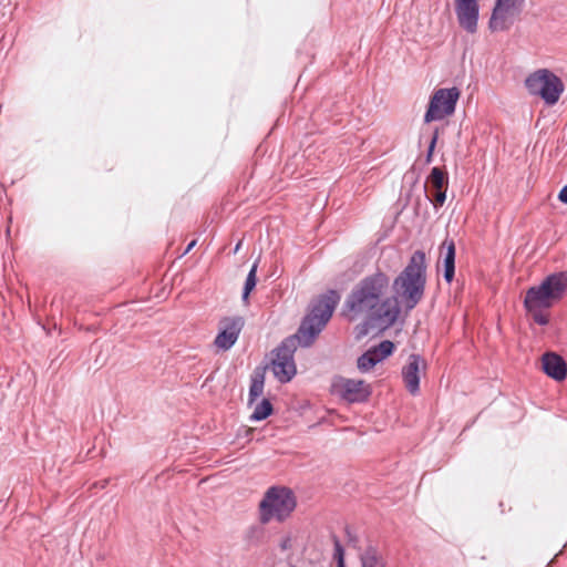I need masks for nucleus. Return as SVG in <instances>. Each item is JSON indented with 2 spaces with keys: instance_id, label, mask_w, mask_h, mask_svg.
<instances>
[{
  "instance_id": "obj_1",
  "label": "nucleus",
  "mask_w": 567,
  "mask_h": 567,
  "mask_svg": "<svg viewBox=\"0 0 567 567\" xmlns=\"http://www.w3.org/2000/svg\"><path fill=\"white\" fill-rule=\"evenodd\" d=\"M340 301L336 290L321 295L311 306L295 336H290L272 351L271 370L280 383H288L297 373L293 354L297 346L309 347L329 322Z\"/></svg>"
},
{
  "instance_id": "obj_2",
  "label": "nucleus",
  "mask_w": 567,
  "mask_h": 567,
  "mask_svg": "<svg viewBox=\"0 0 567 567\" xmlns=\"http://www.w3.org/2000/svg\"><path fill=\"white\" fill-rule=\"evenodd\" d=\"M389 284V277L382 271L364 277L347 297L343 315L350 321L364 318L369 322L380 320L385 327L394 324L400 315L399 302L391 298L381 301Z\"/></svg>"
},
{
  "instance_id": "obj_3",
  "label": "nucleus",
  "mask_w": 567,
  "mask_h": 567,
  "mask_svg": "<svg viewBox=\"0 0 567 567\" xmlns=\"http://www.w3.org/2000/svg\"><path fill=\"white\" fill-rule=\"evenodd\" d=\"M426 282L425 254L416 250L412 254L409 264L394 279L392 289L396 299L412 310L422 300Z\"/></svg>"
},
{
  "instance_id": "obj_4",
  "label": "nucleus",
  "mask_w": 567,
  "mask_h": 567,
  "mask_svg": "<svg viewBox=\"0 0 567 567\" xmlns=\"http://www.w3.org/2000/svg\"><path fill=\"white\" fill-rule=\"evenodd\" d=\"M567 292V271L547 276L538 286L530 287L524 298L526 310L549 309Z\"/></svg>"
},
{
  "instance_id": "obj_5",
  "label": "nucleus",
  "mask_w": 567,
  "mask_h": 567,
  "mask_svg": "<svg viewBox=\"0 0 567 567\" xmlns=\"http://www.w3.org/2000/svg\"><path fill=\"white\" fill-rule=\"evenodd\" d=\"M296 505V497L290 488L272 486L267 489L259 504V520L261 524H268L274 519L284 522Z\"/></svg>"
},
{
  "instance_id": "obj_6",
  "label": "nucleus",
  "mask_w": 567,
  "mask_h": 567,
  "mask_svg": "<svg viewBox=\"0 0 567 567\" xmlns=\"http://www.w3.org/2000/svg\"><path fill=\"white\" fill-rule=\"evenodd\" d=\"M525 86L530 95L539 96L547 105L556 104L564 92L563 81L548 69L530 73L525 79Z\"/></svg>"
},
{
  "instance_id": "obj_7",
  "label": "nucleus",
  "mask_w": 567,
  "mask_h": 567,
  "mask_svg": "<svg viewBox=\"0 0 567 567\" xmlns=\"http://www.w3.org/2000/svg\"><path fill=\"white\" fill-rule=\"evenodd\" d=\"M460 95L461 92L455 86L436 90L430 99L427 110L424 114V122L442 121L454 114Z\"/></svg>"
},
{
  "instance_id": "obj_8",
  "label": "nucleus",
  "mask_w": 567,
  "mask_h": 567,
  "mask_svg": "<svg viewBox=\"0 0 567 567\" xmlns=\"http://www.w3.org/2000/svg\"><path fill=\"white\" fill-rule=\"evenodd\" d=\"M331 391L348 403H363L369 400L372 393L370 384L365 381L344 377L333 379Z\"/></svg>"
},
{
  "instance_id": "obj_9",
  "label": "nucleus",
  "mask_w": 567,
  "mask_h": 567,
  "mask_svg": "<svg viewBox=\"0 0 567 567\" xmlns=\"http://www.w3.org/2000/svg\"><path fill=\"white\" fill-rule=\"evenodd\" d=\"M244 327L241 317L224 318L219 322V331L214 340L217 349L227 351L238 340V337Z\"/></svg>"
},
{
  "instance_id": "obj_10",
  "label": "nucleus",
  "mask_w": 567,
  "mask_h": 567,
  "mask_svg": "<svg viewBox=\"0 0 567 567\" xmlns=\"http://www.w3.org/2000/svg\"><path fill=\"white\" fill-rule=\"evenodd\" d=\"M455 13L461 28L468 33L477 31L478 0H455Z\"/></svg>"
},
{
  "instance_id": "obj_11",
  "label": "nucleus",
  "mask_w": 567,
  "mask_h": 567,
  "mask_svg": "<svg viewBox=\"0 0 567 567\" xmlns=\"http://www.w3.org/2000/svg\"><path fill=\"white\" fill-rule=\"evenodd\" d=\"M426 362L420 355L412 353L409 355L408 363L402 369V378L406 390L415 395L420 391V373L425 371Z\"/></svg>"
},
{
  "instance_id": "obj_12",
  "label": "nucleus",
  "mask_w": 567,
  "mask_h": 567,
  "mask_svg": "<svg viewBox=\"0 0 567 567\" xmlns=\"http://www.w3.org/2000/svg\"><path fill=\"white\" fill-rule=\"evenodd\" d=\"M524 0H496L488 27L492 31H503L507 29L506 14L522 6Z\"/></svg>"
},
{
  "instance_id": "obj_13",
  "label": "nucleus",
  "mask_w": 567,
  "mask_h": 567,
  "mask_svg": "<svg viewBox=\"0 0 567 567\" xmlns=\"http://www.w3.org/2000/svg\"><path fill=\"white\" fill-rule=\"evenodd\" d=\"M544 372L556 381H563L567 377V363L554 352H547L543 355Z\"/></svg>"
},
{
  "instance_id": "obj_14",
  "label": "nucleus",
  "mask_w": 567,
  "mask_h": 567,
  "mask_svg": "<svg viewBox=\"0 0 567 567\" xmlns=\"http://www.w3.org/2000/svg\"><path fill=\"white\" fill-rule=\"evenodd\" d=\"M442 248L445 249L443 257L444 279L451 282L455 274V244L453 240H444Z\"/></svg>"
},
{
  "instance_id": "obj_15",
  "label": "nucleus",
  "mask_w": 567,
  "mask_h": 567,
  "mask_svg": "<svg viewBox=\"0 0 567 567\" xmlns=\"http://www.w3.org/2000/svg\"><path fill=\"white\" fill-rule=\"evenodd\" d=\"M375 353L377 351L371 350L370 348L358 358V369L361 372L370 371L374 365H377L380 362V358H378Z\"/></svg>"
},
{
  "instance_id": "obj_16",
  "label": "nucleus",
  "mask_w": 567,
  "mask_h": 567,
  "mask_svg": "<svg viewBox=\"0 0 567 567\" xmlns=\"http://www.w3.org/2000/svg\"><path fill=\"white\" fill-rule=\"evenodd\" d=\"M272 404L268 399H262L256 404L254 412L250 415L251 421H262L272 413Z\"/></svg>"
},
{
  "instance_id": "obj_17",
  "label": "nucleus",
  "mask_w": 567,
  "mask_h": 567,
  "mask_svg": "<svg viewBox=\"0 0 567 567\" xmlns=\"http://www.w3.org/2000/svg\"><path fill=\"white\" fill-rule=\"evenodd\" d=\"M361 567H385V563L373 548H368L361 556Z\"/></svg>"
},
{
  "instance_id": "obj_18",
  "label": "nucleus",
  "mask_w": 567,
  "mask_h": 567,
  "mask_svg": "<svg viewBox=\"0 0 567 567\" xmlns=\"http://www.w3.org/2000/svg\"><path fill=\"white\" fill-rule=\"evenodd\" d=\"M427 182L435 190L446 189L447 177L446 174L439 167H433L427 177Z\"/></svg>"
},
{
  "instance_id": "obj_19",
  "label": "nucleus",
  "mask_w": 567,
  "mask_h": 567,
  "mask_svg": "<svg viewBox=\"0 0 567 567\" xmlns=\"http://www.w3.org/2000/svg\"><path fill=\"white\" fill-rule=\"evenodd\" d=\"M264 392V374L255 373L251 377V383L249 388V403H252Z\"/></svg>"
},
{
  "instance_id": "obj_20",
  "label": "nucleus",
  "mask_w": 567,
  "mask_h": 567,
  "mask_svg": "<svg viewBox=\"0 0 567 567\" xmlns=\"http://www.w3.org/2000/svg\"><path fill=\"white\" fill-rule=\"evenodd\" d=\"M257 268H258V264L255 262L252 265V267L250 268L248 275H247V278H246V281H245V286H244V291H243V300L245 302L248 301L250 292L256 287V284H257Z\"/></svg>"
},
{
  "instance_id": "obj_21",
  "label": "nucleus",
  "mask_w": 567,
  "mask_h": 567,
  "mask_svg": "<svg viewBox=\"0 0 567 567\" xmlns=\"http://www.w3.org/2000/svg\"><path fill=\"white\" fill-rule=\"evenodd\" d=\"M394 343L390 340H383L378 346L371 348L377 351V357L380 358V362L392 354L394 351Z\"/></svg>"
},
{
  "instance_id": "obj_22",
  "label": "nucleus",
  "mask_w": 567,
  "mask_h": 567,
  "mask_svg": "<svg viewBox=\"0 0 567 567\" xmlns=\"http://www.w3.org/2000/svg\"><path fill=\"white\" fill-rule=\"evenodd\" d=\"M544 309H537V310H527L532 316L536 323L539 326H546L548 323V317L543 313Z\"/></svg>"
},
{
  "instance_id": "obj_23",
  "label": "nucleus",
  "mask_w": 567,
  "mask_h": 567,
  "mask_svg": "<svg viewBox=\"0 0 567 567\" xmlns=\"http://www.w3.org/2000/svg\"><path fill=\"white\" fill-rule=\"evenodd\" d=\"M446 199V189H439L435 190L433 194V197L430 198V200L433 203L434 207H441Z\"/></svg>"
},
{
  "instance_id": "obj_24",
  "label": "nucleus",
  "mask_w": 567,
  "mask_h": 567,
  "mask_svg": "<svg viewBox=\"0 0 567 567\" xmlns=\"http://www.w3.org/2000/svg\"><path fill=\"white\" fill-rule=\"evenodd\" d=\"M333 545H334V559L337 560V565L342 560L344 561V549L338 539V537L333 536Z\"/></svg>"
},
{
  "instance_id": "obj_25",
  "label": "nucleus",
  "mask_w": 567,
  "mask_h": 567,
  "mask_svg": "<svg viewBox=\"0 0 567 567\" xmlns=\"http://www.w3.org/2000/svg\"><path fill=\"white\" fill-rule=\"evenodd\" d=\"M436 141H437V131L434 132L431 143L429 145L427 155H426L427 163H430L432 161V154H433Z\"/></svg>"
},
{
  "instance_id": "obj_26",
  "label": "nucleus",
  "mask_w": 567,
  "mask_h": 567,
  "mask_svg": "<svg viewBox=\"0 0 567 567\" xmlns=\"http://www.w3.org/2000/svg\"><path fill=\"white\" fill-rule=\"evenodd\" d=\"M558 199L561 203L567 204V184L560 189L558 194Z\"/></svg>"
},
{
  "instance_id": "obj_27",
  "label": "nucleus",
  "mask_w": 567,
  "mask_h": 567,
  "mask_svg": "<svg viewBox=\"0 0 567 567\" xmlns=\"http://www.w3.org/2000/svg\"><path fill=\"white\" fill-rule=\"evenodd\" d=\"M196 245V240H193L188 244V246L186 247L184 254H187L192 250V248Z\"/></svg>"
},
{
  "instance_id": "obj_28",
  "label": "nucleus",
  "mask_w": 567,
  "mask_h": 567,
  "mask_svg": "<svg viewBox=\"0 0 567 567\" xmlns=\"http://www.w3.org/2000/svg\"><path fill=\"white\" fill-rule=\"evenodd\" d=\"M240 246H241V241H239V243L236 245V247H235V252H237V251L239 250Z\"/></svg>"
},
{
  "instance_id": "obj_29",
  "label": "nucleus",
  "mask_w": 567,
  "mask_h": 567,
  "mask_svg": "<svg viewBox=\"0 0 567 567\" xmlns=\"http://www.w3.org/2000/svg\"><path fill=\"white\" fill-rule=\"evenodd\" d=\"M337 567H346V563L341 560V561L337 565Z\"/></svg>"
},
{
  "instance_id": "obj_30",
  "label": "nucleus",
  "mask_w": 567,
  "mask_h": 567,
  "mask_svg": "<svg viewBox=\"0 0 567 567\" xmlns=\"http://www.w3.org/2000/svg\"><path fill=\"white\" fill-rule=\"evenodd\" d=\"M281 548H282V549H286V548H287V542H284V543L281 544Z\"/></svg>"
}]
</instances>
